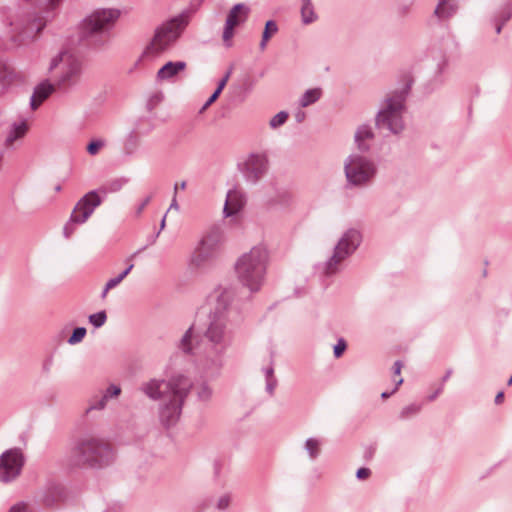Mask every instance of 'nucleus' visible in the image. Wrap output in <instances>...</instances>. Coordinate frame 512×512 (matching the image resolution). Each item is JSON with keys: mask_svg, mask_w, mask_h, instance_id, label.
<instances>
[{"mask_svg": "<svg viewBox=\"0 0 512 512\" xmlns=\"http://www.w3.org/2000/svg\"><path fill=\"white\" fill-rule=\"evenodd\" d=\"M119 16L120 12L116 9L94 11L80 25V40L92 45H101Z\"/></svg>", "mask_w": 512, "mask_h": 512, "instance_id": "obj_6", "label": "nucleus"}, {"mask_svg": "<svg viewBox=\"0 0 512 512\" xmlns=\"http://www.w3.org/2000/svg\"><path fill=\"white\" fill-rule=\"evenodd\" d=\"M322 95V90L320 88L308 89L300 98V106L307 107L311 104L317 102Z\"/></svg>", "mask_w": 512, "mask_h": 512, "instance_id": "obj_29", "label": "nucleus"}, {"mask_svg": "<svg viewBox=\"0 0 512 512\" xmlns=\"http://www.w3.org/2000/svg\"><path fill=\"white\" fill-rule=\"evenodd\" d=\"M165 225H166V214L164 215V217L162 218L161 220V223H160V230L157 232L155 238H157L161 232V230H163L165 228Z\"/></svg>", "mask_w": 512, "mask_h": 512, "instance_id": "obj_57", "label": "nucleus"}, {"mask_svg": "<svg viewBox=\"0 0 512 512\" xmlns=\"http://www.w3.org/2000/svg\"><path fill=\"white\" fill-rule=\"evenodd\" d=\"M231 71H228L226 75L220 80L218 83V86L216 90L212 93V95L207 99V101L204 103L202 108L200 109V113H203L212 103H214L219 95L221 94L222 90L224 89L229 77H230Z\"/></svg>", "mask_w": 512, "mask_h": 512, "instance_id": "obj_28", "label": "nucleus"}, {"mask_svg": "<svg viewBox=\"0 0 512 512\" xmlns=\"http://www.w3.org/2000/svg\"><path fill=\"white\" fill-rule=\"evenodd\" d=\"M292 202V195L289 191L277 190L275 195L269 199V205L287 207Z\"/></svg>", "mask_w": 512, "mask_h": 512, "instance_id": "obj_25", "label": "nucleus"}, {"mask_svg": "<svg viewBox=\"0 0 512 512\" xmlns=\"http://www.w3.org/2000/svg\"><path fill=\"white\" fill-rule=\"evenodd\" d=\"M215 293L216 305L201 339L195 340L191 326L178 343L182 352L201 356L204 368L213 372L223 366L225 354L235 342L241 324V317L232 305L233 289L220 287Z\"/></svg>", "mask_w": 512, "mask_h": 512, "instance_id": "obj_1", "label": "nucleus"}, {"mask_svg": "<svg viewBox=\"0 0 512 512\" xmlns=\"http://www.w3.org/2000/svg\"><path fill=\"white\" fill-rule=\"evenodd\" d=\"M396 382V385H395V388L391 391V392H383L381 394V397L383 399H387L389 398L393 393H395L398 389V387L403 383V379L402 378H399L398 380L395 381Z\"/></svg>", "mask_w": 512, "mask_h": 512, "instance_id": "obj_46", "label": "nucleus"}, {"mask_svg": "<svg viewBox=\"0 0 512 512\" xmlns=\"http://www.w3.org/2000/svg\"><path fill=\"white\" fill-rule=\"evenodd\" d=\"M501 29H502V26L498 25L497 28H496V32L499 34L501 32Z\"/></svg>", "mask_w": 512, "mask_h": 512, "instance_id": "obj_63", "label": "nucleus"}, {"mask_svg": "<svg viewBox=\"0 0 512 512\" xmlns=\"http://www.w3.org/2000/svg\"><path fill=\"white\" fill-rule=\"evenodd\" d=\"M107 319V315L105 311H99L97 313L91 314L89 316V322L95 327L100 328L102 327Z\"/></svg>", "mask_w": 512, "mask_h": 512, "instance_id": "obj_35", "label": "nucleus"}, {"mask_svg": "<svg viewBox=\"0 0 512 512\" xmlns=\"http://www.w3.org/2000/svg\"><path fill=\"white\" fill-rule=\"evenodd\" d=\"M135 255H136V253H134L133 255H131V256L126 260V261H127V263H128V266H127V268H126L125 270H123V272H121V274H123V275H124V277H126V276L130 273V271L133 269L134 264H133L131 261H132V259H133V257H134Z\"/></svg>", "mask_w": 512, "mask_h": 512, "instance_id": "obj_47", "label": "nucleus"}, {"mask_svg": "<svg viewBox=\"0 0 512 512\" xmlns=\"http://www.w3.org/2000/svg\"><path fill=\"white\" fill-rule=\"evenodd\" d=\"M229 505H230V495L224 494L218 499L216 506H217V509H219V510H225L229 507Z\"/></svg>", "mask_w": 512, "mask_h": 512, "instance_id": "obj_41", "label": "nucleus"}, {"mask_svg": "<svg viewBox=\"0 0 512 512\" xmlns=\"http://www.w3.org/2000/svg\"><path fill=\"white\" fill-rule=\"evenodd\" d=\"M190 390H177L163 400L159 407V420L165 428L174 426L181 415L182 406Z\"/></svg>", "mask_w": 512, "mask_h": 512, "instance_id": "obj_12", "label": "nucleus"}, {"mask_svg": "<svg viewBox=\"0 0 512 512\" xmlns=\"http://www.w3.org/2000/svg\"><path fill=\"white\" fill-rule=\"evenodd\" d=\"M102 394L106 397L107 400L116 398L121 394V388L118 385L111 384Z\"/></svg>", "mask_w": 512, "mask_h": 512, "instance_id": "obj_39", "label": "nucleus"}, {"mask_svg": "<svg viewBox=\"0 0 512 512\" xmlns=\"http://www.w3.org/2000/svg\"><path fill=\"white\" fill-rule=\"evenodd\" d=\"M374 132L372 127L369 124L360 125L355 132L354 140L357 145V148L366 152L370 148V142L374 139Z\"/></svg>", "mask_w": 512, "mask_h": 512, "instance_id": "obj_18", "label": "nucleus"}, {"mask_svg": "<svg viewBox=\"0 0 512 512\" xmlns=\"http://www.w3.org/2000/svg\"><path fill=\"white\" fill-rule=\"evenodd\" d=\"M152 196H147L135 209V215L138 217L142 214L145 207L150 203Z\"/></svg>", "mask_w": 512, "mask_h": 512, "instance_id": "obj_43", "label": "nucleus"}, {"mask_svg": "<svg viewBox=\"0 0 512 512\" xmlns=\"http://www.w3.org/2000/svg\"><path fill=\"white\" fill-rule=\"evenodd\" d=\"M289 114L286 111H280L276 115H274L270 121L269 126L272 129H277L281 127L287 121Z\"/></svg>", "mask_w": 512, "mask_h": 512, "instance_id": "obj_34", "label": "nucleus"}, {"mask_svg": "<svg viewBox=\"0 0 512 512\" xmlns=\"http://www.w3.org/2000/svg\"><path fill=\"white\" fill-rule=\"evenodd\" d=\"M268 162H239L238 169L247 182L257 183L267 172Z\"/></svg>", "mask_w": 512, "mask_h": 512, "instance_id": "obj_16", "label": "nucleus"}, {"mask_svg": "<svg viewBox=\"0 0 512 512\" xmlns=\"http://www.w3.org/2000/svg\"><path fill=\"white\" fill-rule=\"evenodd\" d=\"M305 117H306V113H305L304 111H302V110H299V111H297V112L295 113V119H296V121H297L298 123L303 122V121H304V119H305Z\"/></svg>", "mask_w": 512, "mask_h": 512, "instance_id": "obj_51", "label": "nucleus"}, {"mask_svg": "<svg viewBox=\"0 0 512 512\" xmlns=\"http://www.w3.org/2000/svg\"><path fill=\"white\" fill-rule=\"evenodd\" d=\"M195 389L197 391V397L200 401L210 400V398L212 396V390L206 383H202L201 385L197 386Z\"/></svg>", "mask_w": 512, "mask_h": 512, "instance_id": "obj_37", "label": "nucleus"}, {"mask_svg": "<svg viewBox=\"0 0 512 512\" xmlns=\"http://www.w3.org/2000/svg\"><path fill=\"white\" fill-rule=\"evenodd\" d=\"M234 28L233 22H226L224 31H223V41L226 43L227 46H230V40L234 35Z\"/></svg>", "mask_w": 512, "mask_h": 512, "instance_id": "obj_38", "label": "nucleus"}, {"mask_svg": "<svg viewBox=\"0 0 512 512\" xmlns=\"http://www.w3.org/2000/svg\"><path fill=\"white\" fill-rule=\"evenodd\" d=\"M116 451L106 439L82 434L71 445L68 461L73 467L102 469L114 463Z\"/></svg>", "mask_w": 512, "mask_h": 512, "instance_id": "obj_2", "label": "nucleus"}, {"mask_svg": "<svg viewBox=\"0 0 512 512\" xmlns=\"http://www.w3.org/2000/svg\"><path fill=\"white\" fill-rule=\"evenodd\" d=\"M402 367H403V364L401 361H399V360L395 361L394 365H393L394 375H400Z\"/></svg>", "mask_w": 512, "mask_h": 512, "instance_id": "obj_50", "label": "nucleus"}, {"mask_svg": "<svg viewBox=\"0 0 512 512\" xmlns=\"http://www.w3.org/2000/svg\"><path fill=\"white\" fill-rule=\"evenodd\" d=\"M24 465V456L20 449L5 451L0 456V481L8 483L16 479Z\"/></svg>", "mask_w": 512, "mask_h": 512, "instance_id": "obj_13", "label": "nucleus"}, {"mask_svg": "<svg viewBox=\"0 0 512 512\" xmlns=\"http://www.w3.org/2000/svg\"><path fill=\"white\" fill-rule=\"evenodd\" d=\"M405 90L394 91L383 100L375 117V125L393 134H399L404 129L403 114L406 101Z\"/></svg>", "mask_w": 512, "mask_h": 512, "instance_id": "obj_5", "label": "nucleus"}, {"mask_svg": "<svg viewBox=\"0 0 512 512\" xmlns=\"http://www.w3.org/2000/svg\"><path fill=\"white\" fill-rule=\"evenodd\" d=\"M186 63L184 61L167 62L157 72L158 81H166L175 77L178 73L185 70Z\"/></svg>", "mask_w": 512, "mask_h": 512, "instance_id": "obj_20", "label": "nucleus"}, {"mask_svg": "<svg viewBox=\"0 0 512 512\" xmlns=\"http://www.w3.org/2000/svg\"><path fill=\"white\" fill-rule=\"evenodd\" d=\"M503 400H504V392H503V391H500V392H498V393L496 394V396H495V400H494V401H495V403H496L497 405H499V404H501V403L503 402Z\"/></svg>", "mask_w": 512, "mask_h": 512, "instance_id": "obj_54", "label": "nucleus"}, {"mask_svg": "<svg viewBox=\"0 0 512 512\" xmlns=\"http://www.w3.org/2000/svg\"><path fill=\"white\" fill-rule=\"evenodd\" d=\"M86 328L85 327H76L70 337L68 338V343L70 345H75L83 340V338L86 335Z\"/></svg>", "mask_w": 512, "mask_h": 512, "instance_id": "obj_36", "label": "nucleus"}, {"mask_svg": "<svg viewBox=\"0 0 512 512\" xmlns=\"http://www.w3.org/2000/svg\"><path fill=\"white\" fill-rule=\"evenodd\" d=\"M24 505H15L11 508L10 512H22Z\"/></svg>", "mask_w": 512, "mask_h": 512, "instance_id": "obj_59", "label": "nucleus"}, {"mask_svg": "<svg viewBox=\"0 0 512 512\" xmlns=\"http://www.w3.org/2000/svg\"><path fill=\"white\" fill-rule=\"evenodd\" d=\"M458 9V5L453 0H439L434 14L440 20H446L452 17Z\"/></svg>", "mask_w": 512, "mask_h": 512, "instance_id": "obj_21", "label": "nucleus"}, {"mask_svg": "<svg viewBox=\"0 0 512 512\" xmlns=\"http://www.w3.org/2000/svg\"><path fill=\"white\" fill-rule=\"evenodd\" d=\"M118 284V282L115 280V278H111L106 283V290H110L115 288Z\"/></svg>", "mask_w": 512, "mask_h": 512, "instance_id": "obj_52", "label": "nucleus"}, {"mask_svg": "<svg viewBox=\"0 0 512 512\" xmlns=\"http://www.w3.org/2000/svg\"><path fill=\"white\" fill-rule=\"evenodd\" d=\"M507 385H509V386H511V385H512V375H511V376H510V378L508 379Z\"/></svg>", "mask_w": 512, "mask_h": 512, "instance_id": "obj_64", "label": "nucleus"}, {"mask_svg": "<svg viewBox=\"0 0 512 512\" xmlns=\"http://www.w3.org/2000/svg\"><path fill=\"white\" fill-rule=\"evenodd\" d=\"M321 445H322V441L317 438L311 437L305 441L304 449L308 453L309 458L311 460H315L320 455Z\"/></svg>", "mask_w": 512, "mask_h": 512, "instance_id": "obj_27", "label": "nucleus"}, {"mask_svg": "<svg viewBox=\"0 0 512 512\" xmlns=\"http://www.w3.org/2000/svg\"><path fill=\"white\" fill-rule=\"evenodd\" d=\"M114 278L118 282V284H120L125 277L123 274L120 273L117 277Z\"/></svg>", "mask_w": 512, "mask_h": 512, "instance_id": "obj_60", "label": "nucleus"}, {"mask_svg": "<svg viewBox=\"0 0 512 512\" xmlns=\"http://www.w3.org/2000/svg\"><path fill=\"white\" fill-rule=\"evenodd\" d=\"M108 400L102 394L100 396H96L90 400L89 406L87 407L85 413L88 414L92 410H103L107 405Z\"/></svg>", "mask_w": 512, "mask_h": 512, "instance_id": "obj_32", "label": "nucleus"}, {"mask_svg": "<svg viewBox=\"0 0 512 512\" xmlns=\"http://www.w3.org/2000/svg\"><path fill=\"white\" fill-rule=\"evenodd\" d=\"M27 131L28 125L26 121L14 122L5 140L6 146H11L16 140L24 137Z\"/></svg>", "mask_w": 512, "mask_h": 512, "instance_id": "obj_22", "label": "nucleus"}, {"mask_svg": "<svg viewBox=\"0 0 512 512\" xmlns=\"http://www.w3.org/2000/svg\"><path fill=\"white\" fill-rule=\"evenodd\" d=\"M278 32V25L274 20H268L265 23L264 31L262 33V39L259 44L261 51H264L267 47V43L272 36Z\"/></svg>", "mask_w": 512, "mask_h": 512, "instance_id": "obj_26", "label": "nucleus"}, {"mask_svg": "<svg viewBox=\"0 0 512 512\" xmlns=\"http://www.w3.org/2000/svg\"><path fill=\"white\" fill-rule=\"evenodd\" d=\"M370 474H371V471L369 468L362 467L357 470L356 477L359 480H365L370 476Z\"/></svg>", "mask_w": 512, "mask_h": 512, "instance_id": "obj_45", "label": "nucleus"}, {"mask_svg": "<svg viewBox=\"0 0 512 512\" xmlns=\"http://www.w3.org/2000/svg\"><path fill=\"white\" fill-rule=\"evenodd\" d=\"M186 188V181H182L180 184L176 183L174 186V195H177L178 189H185Z\"/></svg>", "mask_w": 512, "mask_h": 512, "instance_id": "obj_56", "label": "nucleus"}, {"mask_svg": "<svg viewBox=\"0 0 512 512\" xmlns=\"http://www.w3.org/2000/svg\"><path fill=\"white\" fill-rule=\"evenodd\" d=\"M107 145V142L106 140L102 139V138H96V139H93L91 140L87 146H86V151L87 153L94 157V156H97L100 151L105 148Z\"/></svg>", "mask_w": 512, "mask_h": 512, "instance_id": "obj_30", "label": "nucleus"}, {"mask_svg": "<svg viewBox=\"0 0 512 512\" xmlns=\"http://www.w3.org/2000/svg\"><path fill=\"white\" fill-rule=\"evenodd\" d=\"M268 259L267 248L264 245H256L237 260L235 264L237 278L251 292L259 291L263 285Z\"/></svg>", "mask_w": 512, "mask_h": 512, "instance_id": "obj_4", "label": "nucleus"}, {"mask_svg": "<svg viewBox=\"0 0 512 512\" xmlns=\"http://www.w3.org/2000/svg\"><path fill=\"white\" fill-rule=\"evenodd\" d=\"M192 387L193 385L189 378L183 375H176L168 381L151 379L142 383L140 390L152 400H164L177 390L186 391L190 390Z\"/></svg>", "mask_w": 512, "mask_h": 512, "instance_id": "obj_10", "label": "nucleus"}, {"mask_svg": "<svg viewBox=\"0 0 512 512\" xmlns=\"http://www.w3.org/2000/svg\"><path fill=\"white\" fill-rule=\"evenodd\" d=\"M61 65V75L57 85L61 89H69L76 86L81 79L82 64L73 54L62 51L51 59L49 70L52 71Z\"/></svg>", "mask_w": 512, "mask_h": 512, "instance_id": "obj_9", "label": "nucleus"}, {"mask_svg": "<svg viewBox=\"0 0 512 512\" xmlns=\"http://www.w3.org/2000/svg\"><path fill=\"white\" fill-rule=\"evenodd\" d=\"M347 348V343L343 338L337 341V344L333 348L335 358H340Z\"/></svg>", "mask_w": 512, "mask_h": 512, "instance_id": "obj_40", "label": "nucleus"}, {"mask_svg": "<svg viewBox=\"0 0 512 512\" xmlns=\"http://www.w3.org/2000/svg\"><path fill=\"white\" fill-rule=\"evenodd\" d=\"M362 235L359 230L350 228L341 236L334 247L333 254L323 264L322 273L325 276H332L341 269L342 262L350 257L360 246Z\"/></svg>", "mask_w": 512, "mask_h": 512, "instance_id": "obj_7", "label": "nucleus"}, {"mask_svg": "<svg viewBox=\"0 0 512 512\" xmlns=\"http://www.w3.org/2000/svg\"><path fill=\"white\" fill-rule=\"evenodd\" d=\"M190 17V10H184L179 15L158 26L155 29L153 38L138 58L136 65H144L151 62L169 50L188 26Z\"/></svg>", "mask_w": 512, "mask_h": 512, "instance_id": "obj_3", "label": "nucleus"}, {"mask_svg": "<svg viewBox=\"0 0 512 512\" xmlns=\"http://www.w3.org/2000/svg\"><path fill=\"white\" fill-rule=\"evenodd\" d=\"M138 148V138L135 135H129L124 143V156H133Z\"/></svg>", "mask_w": 512, "mask_h": 512, "instance_id": "obj_33", "label": "nucleus"}, {"mask_svg": "<svg viewBox=\"0 0 512 512\" xmlns=\"http://www.w3.org/2000/svg\"><path fill=\"white\" fill-rule=\"evenodd\" d=\"M246 204V196L239 189H231L228 191L223 212L226 217L236 215Z\"/></svg>", "mask_w": 512, "mask_h": 512, "instance_id": "obj_17", "label": "nucleus"}, {"mask_svg": "<svg viewBox=\"0 0 512 512\" xmlns=\"http://www.w3.org/2000/svg\"><path fill=\"white\" fill-rule=\"evenodd\" d=\"M62 0H48V6L54 9Z\"/></svg>", "mask_w": 512, "mask_h": 512, "instance_id": "obj_58", "label": "nucleus"}, {"mask_svg": "<svg viewBox=\"0 0 512 512\" xmlns=\"http://www.w3.org/2000/svg\"><path fill=\"white\" fill-rule=\"evenodd\" d=\"M263 372L265 374V378L266 379H269V378H274V368H273V365L271 364L269 367H266L263 369Z\"/></svg>", "mask_w": 512, "mask_h": 512, "instance_id": "obj_49", "label": "nucleus"}, {"mask_svg": "<svg viewBox=\"0 0 512 512\" xmlns=\"http://www.w3.org/2000/svg\"><path fill=\"white\" fill-rule=\"evenodd\" d=\"M54 85L48 81H44L37 85L30 99L32 110H36L54 91Z\"/></svg>", "mask_w": 512, "mask_h": 512, "instance_id": "obj_19", "label": "nucleus"}, {"mask_svg": "<svg viewBox=\"0 0 512 512\" xmlns=\"http://www.w3.org/2000/svg\"><path fill=\"white\" fill-rule=\"evenodd\" d=\"M14 25L15 34L12 40L17 44H23L27 39H33L46 25V20L41 16H28L27 19L18 20Z\"/></svg>", "mask_w": 512, "mask_h": 512, "instance_id": "obj_14", "label": "nucleus"}, {"mask_svg": "<svg viewBox=\"0 0 512 512\" xmlns=\"http://www.w3.org/2000/svg\"><path fill=\"white\" fill-rule=\"evenodd\" d=\"M276 386H277V379H276V377L266 379V391L270 395H273Z\"/></svg>", "mask_w": 512, "mask_h": 512, "instance_id": "obj_44", "label": "nucleus"}, {"mask_svg": "<svg viewBox=\"0 0 512 512\" xmlns=\"http://www.w3.org/2000/svg\"><path fill=\"white\" fill-rule=\"evenodd\" d=\"M128 179L126 178H120V179H116L114 181L111 182L110 184V190L112 192H116V191H119L126 183H128Z\"/></svg>", "mask_w": 512, "mask_h": 512, "instance_id": "obj_42", "label": "nucleus"}, {"mask_svg": "<svg viewBox=\"0 0 512 512\" xmlns=\"http://www.w3.org/2000/svg\"><path fill=\"white\" fill-rule=\"evenodd\" d=\"M422 405L418 403H412L410 405L405 406L399 415V418L402 420L408 419L417 415L421 411Z\"/></svg>", "mask_w": 512, "mask_h": 512, "instance_id": "obj_31", "label": "nucleus"}, {"mask_svg": "<svg viewBox=\"0 0 512 512\" xmlns=\"http://www.w3.org/2000/svg\"><path fill=\"white\" fill-rule=\"evenodd\" d=\"M376 173L374 162H346L345 175L349 184L354 186L364 185L369 182Z\"/></svg>", "mask_w": 512, "mask_h": 512, "instance_id": "obj_15", "label": "nucleus"}, {"mask_svg": "<svg viewBox=\"0 0 512 512\" xmlns=\"http://www.w3.org/2000/svg\"><path fill=\"white\" fill-rule=\"evenodd\" d=\"M102 198L98 194V190H92L86 193L75 205L69 221L63 228V235L65 238H70L74 233L75 224L85 223L93 214L95 208L100 206Z\"/></svg>", "mask_w": 512, "mask_h": 512, "instance_id": "obj_11", "label": "nucleus"}, {"mask_svg": "<svg viewBox=\"0 0 512 512\" xmlns=\"http://www.w3.org/2000/svg\"><path fill=\"white\" fill-rule=\"evenodd\" d=\"M317 14L314 11L311 0H302L301 21L304 25L312 24L317 20Z\"/></svg>", "mask_w": 512, "mask_h": 512, "instance_id": "obj_24", "label": "nucleus"}, {"mask_svg": "<svg viewBox=\"0 0 512 512\" xmlns=\"http://www.w3.org/2000/svg\"><path fill=\"white\" fill-rule=\"evenodd\" d=\"M109 290H106V286L104 287V290L102 291L101 297L105 298Z\"/></svg>", "mask_w": 512, "mask_h": 512, "instance_id": "obj_62", "label": "nucleus"}, {"mask_svg": "<svg viewBox=\"0 0 512 512\" xmlns=\"http://www.w3.org/2000/svg\"><path fill=\"white\" fill-rule=\"evenodd\" d=\"M221 243V233L212 229L206 233L191 254L189 265L193 270L209 267L218 257Z\"/></svg>", "mask_w": 512, "mask_h": 512, "instance_id": "obj_8", "label": "nucleus"}, {"mask_svg": "<svg viewBox=\"0 0 512 512\" xmlns=\"http://www.w3.org/2000/svg\"><path fill=\"white\" fill-rule=\"evenodd\" d=\"M443 389V384H440L436 391H434V393L428 396V401H434L443 392Z\"/></svg>", "mask_w": 512, "mask_h": 512, "instance_id": "obj_48", "label": "nucleus"}, {"mask_svg": "<svg viewBox=\"0 0 512 512\" xmlns=\"http://www.w3.org/2000/svg\"><path fill=\"white\" fill-rule=\"evenodd\" d=\"M248 160H261L260 156L251 154Z\"/></svg>", "mask_w": 512, "mask_h": 512, "instance_id": "obj_61", "label": "nucleus"}, {"mask_svg": "<svg viewBox=\"0 0 512 512\" xmlns=\"http://www.w3.org/2000/svg\"><path fill=\"white\" fill-rule=\"evenodd\" d=\"M452 373H453V370H452L451 368H450V369H448V370L445 372L444 376L441 378V384H443V385H444V384H445V382H446V381H448V379L451 377Z\"/></svg>", "mask_w": 512, "mask_h": 512, "instance_id": "obj_53", "label": "nucleus"}, {"mask_svg": "<svg viewBox=\"0 0 512 512\" xmlns=\"http://www.w3.org/2000/svg\"><path fill=\"white\" fill-rule=\"evenodd\" d=\"M249 14V8L242 3L236 4L229 11L226 22H233V26L246 20Z\"/></svg>", "mask_w": 512, "mask_h": 512, "instance_id": "obj_23", "label": "nucleus"}, {"mask_svg": "<svg viewBox=\"0 0 512 512\" xmlns=\"http://www.w3.org/2000/svg\"><path fill=\"white\" fill-rule=\"evenodd\" d=\"M172 209H174V210H176V211H178V210H179V205H178V203H177V200H176V196H175V195L173 196V199H172V201H171V204H170V206H169L168 211H169V210H172Z\"/></svg>", "mask_w": 512, "mask_h": 512, "instance_id": "obj_55", "label": "nucleus"}]
</instances>
